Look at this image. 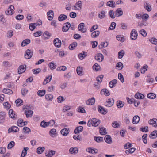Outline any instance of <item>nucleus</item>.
<instances>
[{
  "label": "nucleus",
  "instance_id": "nucleus-1",
  "mask_svg": "<svg viewBox=\"0 0 157 157\" xmlns=\"http://www.w3.org/2000/svg\"><path fill=\"white\" fill-rule=\"evenodd\" d=\"M33 54V52L32 51L28 49L24 54V57L25 59H29L32 57Z\"/></svg>",
  "mask_w": 157,
  "mask_h": 157
},
{
  "label": "nucleus",
  "instance_id": "nucleus-2",
  "mask_svg": "<svg viewBox=\"0 0 157 157\" xmlns=\"http://www.w3.org/2000/svg\"><path fill=\"white\" fill-rule=\"evenodd\" d=\"M138 34L135 29H133L130 33V38L132 40H136Z\"/></svg>",
  "mask_w": 157,
  "mask_h": 157
},
{
  "label": "nucleus",
  "instance_id": "nucleus-3",
  "mask_svg": "<svg viewBox=\"0 0 157 157\" xmlns=\"http://www.w3.org/2000/svg\"><path fill=\"white\" fill-rule=\"evenodd\" d=\"M14 9V7L13 5H10L7 9L5 12V13L6 14L10 15H11L13 14V12Z\"/></svg>",
  "mask_w": 157,
  "mask_h": 157
},
{
  "label": "nucleus",
  "instance_id": "nucleus-4",
  "mask_svg": "<svg viewBox=\"0 0 157 157\" xmlns=\"http://www.w3.org/2000/svg\"><path fill=\"white\" fill-rule=\"evenodd\" d=\"M71 26V24L69 22H67L63 24L62 28V31L63 32L67 31Z\"/></svg>",
  "mask_w": 157,
  "mask_h": 157
},
{
  "label": "nucleus",
  "instance_id": "nucleus-5",
  "mask_svg": "<svg viewBox=\"0 0 157 157\" xmlns=\"http://www.w3.org/2000/svg\"><path fill=\"white\" fill-rule=\"evenodd\" d=\"M114 103V100L113 98L108 99L105 103V105L106 106L110 107L113 105Z\"/></svg>",
  "mask_w": 157,
  "mask_h": 157
},
{
  "label": "nucleus",
  "instance_id": "nucleus-6",
  "mask_svg": "<svg viewBox=\"0 0 157 157\" xmlns=\"http://www.w3.org/2000/svg\"><path fill=\"white\" fill-rule=\"evenodd\" d=\"M9 117L15 120L17 119V115L12 109L9 110L8 112Z\"/></svg>",
  "mask_w": 157,
  "mask_h": 157
},
{
  "label": "nucleus",
  "instance_id": "nucleus-7",
  "mask_svg": "<svg viewBox=\"0 0 157 157\" xmlns=\"http://www.w3.org/2000/svg\"><path fill=\"white\" fill-rule=\"evenodd\" d=\"M26 65H20L18 69V74H21L24 72L26 69Z\"/></svg>",
  "mask_w": 157,
  "mask_h": 157
},
{
  "label": "nucleus",
  "instance_id": "nucleus-8",
  "mask_svg": "<svg viewBox=\"0 0 157 157\" xmlns=\"http://www.w3.org/2000/svg\"><path fill=\"white\" fill-rule=\"evenodd\" d=\"M53 43L56 47L59 48L61 46V41L58 38L55 39L53 41Z\"/></svg>",
  "mask_w": 157,
  "mask_h": 157
},
{
  "label": "nucleus",
  "instance_id": "nucleus-9",
  "mask_svg": "<svg viewBox=\"0 0 157 157\" xmlns=\"http://www.w3.org/2000/svg\"><path fill=\"white\" fill-rule=\"evenodd\" d=\"M100 123L99 120H97L96 119L93 118L91 120V124L93 126L96 127L99 125Z\"/></svg>",
  "mask_w": 157,
  "mask_h": 157
},
{
  "label": "nucleus",
  "instance_id": "nucleus-10",
  "mask_svg": "<svg viewBox=\"0 0 157 157\" xmlns=\"http://www.w3.org/2000/svg\"><path fill=\"white\" fill-rule=\"evenodd\" d=\"M95 59L99 62H101L103 59L104 56L101 54H98L95 56Z\"/></svg>",
  "mask_w": 157,
  "mask_h": 157
},
{
  "label": "nucleus",
  "instance_id": "nucleus-11",
  "mask_svg": "<svg viewBox=\"0 0 157 157\" xmlns=\"http://www.w3.org/2000/svg\"><path fill=\"white\" fill-rule=\"evenodd\" d=\"M69 128H64L62 129L60 131L61 134L63 136H67L69 133Z\"/></svg>",
  "mask_w": 157,
  "mask_h": 157
},
{
  "label": "nucleus",
  "instance_id": "nucleus-12",
  "mask_svg": "<svg viewBox=\"0 0 157 157\" xmlns=\"http://www.w3.org/2000/svg\"><path fill=\"white\" fill-rule=\"evenodd\" d=\"M98 110L101 113L103 114H106L107 112L106 109L100 106H98Z\"/></svg>",
  "mask_w": 157,
  "mask_h": 157
},
{
  "label": "nucleus",
  "instance_id": "nucleus-13",
  "mask_svg": "<svg viewBox=\"0 0 157 157\" xmlns=\"http://www.w3.org/2000/svg\"><path fill=\"white\" fill-rule=\"evenodd\" d=\"M150 124L152 125L154 127H157V119L156 118L150 120L148 121Z\"/></svg>",
  "mask_w": 157,
  "mask_h": 157
},
{
  "label": "nucleus",
  "instance_id": "nucleus-14",
  "mask_svg": "<svg viewBox=\"0 0 157 157\" xmlns=\"http://www.w3.org/2000/svg\"><path fill=\"white\" fill-rule=\"evenodd\" d=\"M84 25L83 23H82L79 24L78 27V30L82 33L85 32L86 31V29L84 28Z\"/></svg>",
  "mask_w": 157,
  "mask_h": 157
},
{
  "label": "nucleus",
  "instance_id": "nucleus-15",
  "mask_svg": "<svg viewBox=\"0 0 157 157\" xmlns=\"http://www.w3.org/2000/svg\"><path fill=\"white\" fill-rule=\"evenodd\" d=\"M123 14V12L121 9L119 8L117 9L115 12V16L119 17L122 16Z\"/></svg>",
  "mask_w": 157,
  "mask_h": 157
},
{
  "label": "nucleus",
  "instance_id": "nucleus-16",
  "mask_svg": "<svg viewBox=\"0 0 157 157\" xmlns=\"http://www.w3.org/2000/svg\"><path fill=\"white\" fill-rule=\"evenodd\" d=\"M83 128L82 126H79L77 127L74 131L75 133L76 134L79 133L80 132L82 131Z\"/></svg>",
  "mask_w": 157,
  "mask_h": 157
},
{
  "label": "nucleus",
  "instance_id": "nucleus-17",
  "mask_svg": "<svg viewBox=\"0 0 157 157\" xmlns=\"http://www.w3.org/2000/svg\"><path fill=\"white\" fill-rule=\"evenodd\" d=\"M19 131L18 128L16 126H13L8 129V132H17Z\"/></svg>",
  "mask_w": 157,
  "mask_h": 157
},
{
  "label": "nucleus",
  "instance_id": "nucleus-18",
  "mask_svg": "<svg viewBox=\"0 0 157 157\" xmlns=\"http://www.w3.org/2000/svg\"><path fill=\"white\" fill-rule=\"evenodd\" d=\"M56 153L55 151L51 150L45 153L46 156L47 157H52Z\"/></svg>",
  "mask_w": 157,
  "mask_h": 157
},
{
  "label": "nucleus",
  "instance_id": "nucleus-19",
  "mask_svg": "<svg viewBox=\"0 0 157 157\" xmlns=\"http://www.w3.org/2000/svg\"><path fill=\"white\" fill-rule=\"evenodd\" d=\"M105 140L108 144H111L112 142V138L109 135H106L105 136Z\"/></svg>",
  "mask_w": 157,
  "mask_h": 157
},
{
  "label": "nucleus",
  "instance_id": "nucleus-20",
  "mask_svg": "<svg viewBox=\"0 0 157 157\" xmlns=\"http://www.w3.org/2000/svg\"><path fill=\"white\" fill-rule=\"evenodd\" d=\"M144 8L148 12H150L151 10V7L150 4L146 2L144 4Z\"/></svg>",
  "mask_w": 157,
  "mask_h": 157
},
{
  "label": "nucleus",
  "instance_id": "nucleus-21",
  "mask_svg": "<svg viewBox=\"0 0 157 157\" xmlns=\"http://www.w3.org/2000/svg\"><path fill=\"white\" fill-rule=\"evenodd\" d=\"M140 120V117L137 116H135L134 117L132 120V123L134 124H137L139 121Z\"/></svg>",
  "mask_w": 157,
  "mask_h": 157
},
{
  "label": "nucleus",
  "instance_id": "nucleus-22",
  "mask_svg": "<svg viewBox=\"0 0 157 157\" xmlns=\"http://www.w3.org/2000/svg\"><path fill=\"white\" fill-rule=\"evenodd\" d=\"M48 19L49 20H52L53 16V12L52 10H50L47 13Z\"/></svg>",
  "mask_w": 157,
  "mask_h": 157
},
{
  "label": "nucleus",
  "instance_id": "nucleus-23",
  "mask_svg": "<svg viewBox=\"0 0 157 157\" xmlns=\"http://www.w3.org/2000/svg\"><path fill=\"white\" fill-rule=\"evenodd\" d=\"M49 134L51 136L54 137L57 134L56 130L54 128L51 129L49 132Z\"/></svg>",
  "mask_w": 157,
  "mask_h": 157
},
{
  "label": "nucleus",
  "instance_id": "nucleus-24",
  "mask_svg": "<svg viewBox=\"0 0 157 157\" xmlns=\"http://www.w3.org/2000/svg\"><path fill=\"white\" fill-rule=\"evenodd\" d=\"M134 96L136 98L139 99H143L144 97V96L143 94L140 93H137L135 94Z\"/></svg>",
  "mask_w": 157,
  "mask_h": 157
},
{
  "label": "nucleus",
  "instance_id": "nucleus-25",
  "mask_svg": "<svg viewBox=\"0 0 157 157\" xmlns=\"http://www.w3.org/2000/svg\"><path fill=\"white\" fill-rule=\"evenodd\" d=\"M33 113V111L32 110H28L25 111V114L26 115L27 118L31 117Z\"/></svg>",
  "mask_w": 157,
  "mask_h": 157
},
{
  "label": "nucleus",
  "instance_id": "nucleus-26",
  "mask_svg": "<svg viewBox=\"0 0 157 157\" xmlns=\"http://www.w3.org/2000/svg\"><path fill=\"white\" fill-rule=\"evenodd\" d=\"M69 151L72 154H76L78 152V148L77 147L71 148L69 149Z\"/></svg>",
  "mask_w": 157,
  "mask_h": 157
},
{
  "label": "nucleus",
  "instance_id": "nucleus-27",
  "mask_svg": "<svg viewBox=\"0 0 157 157\" xmlns=\"http://www.w3.org/2000/svg\"><path fill=\"white\" fill-rule=\"evenodd\" d=\"M116 4L115 2L112 0L109 1H108L107 3V5L109 7H112L113 8L115 7Z\"/></svg>",
  "mask_w": 157,
  "mask_h": 157
},
{
  "label": "nucleus",
  "instance_id": "nucleus-28",
  "mask_svg": "<svg viewBox=\"0 0 157 157\" xmlns=\"http://www.w3.org/2000/svg\"><path fill=\"white\" fill-rule=\"evenodd\" d=\"M149 137L153 139H155L157 137V131L154 130L150 135Z\"/></svg>",
  "mask_w": 157,
  "mask_h": 157
},
{
  "label": "nucleus",
  "instance_id": "nucleus-29",
  "mask_svg": "<svg viewBox=\"0 0 157 157\" xmlns=\"http://www.w3.org/2000/svg\"><path fill=\"white\" fill-rule=\"evenodd\" d=\"M117 80L116 79H113L111 81L109 84V86L112 88L115 86V85L117 83Z\"/></svg>",
  "mask_w": 157,
  "mask_h": 157
},
{
  "label": "nucleus",
  "instance_id": "nucleus-30",
  "mask_svg": "<svg viewBox=\"0 0 157 157\" xmlns=\"http://www.w3.org/2000/svg\"><path fill=\"white\" fill-rule=\"evenodd\" d=\"M30 42V40L28 39H26L24 40L21 43V45L22 46H25L29 44Z\"/></svg>",
  "mask_w": 157,
  "mask_h": 157
},
{
  "label": "nucleus",
  "instance_id": "nucleus-31",
  "mask_svg": "<svg viewBox=\"0 0 157 157\" xmlns=\"http://www.w3.org/2000/svg\"><path fill=\"white\" fill-rule=\"evenodd\" d=\"M82 2L81 1H79L75 5V7L76 10H79L81 8L82 5Z\"/></svg>",
  "mask_w": 157,
  "mask_h": 157
},
{
  "label": "nucleus",
  "instance_id": "nucleus-32",
  "mask_svg": "<svg viewBox=\"0 0 157 157\" xmlns=\"http://www.w3.org/2000/svg\"><path fill=\"white\" fill-rule=\"evenodd\" d=\"M99 128L100 129L99 132L101 134L105 135L107 134L106 130L105 128L102 127Z\"/></svg>",
  "mask_w": 157,
  "mask_h": 157
},
{
  "label": "nucleus",
  "instance_id": "nucleus-33",
  "mask_svg": "<svg viewBox=\"0 0 157 157\" xmlns=\"http://www.w3.org/2000/svg\"><path fill=\"white\" fill-rule=\"evenodd\" d=\"M67 18V15L64 14H61L59 15V16L58 17V20L60 21H61L63 20H65Z\"/></svg>",
  "mask_w": 157,
  "mask_h": 157
},
{
  "label": "nucleus",
  "instance_id": "nucleus-34",
  "mask_svg": "<svg viewBox=\"0 0 157 157\" xmlns=\"http://www.w3.org/2000/svg\"><path fill=\"white\" fill-rule=\"evenodd\" d=\"M52 78V76L51 75H50L48 77H47L44 80L43 83V84L45 85L50 82Z\"/></svg>",
  "mask_w": 157,
  "mask_h": 157
},
{
  "label": "nucleus",
  "instance_id": "nucleus-35",
  "mask_svg": "<svg viewBox=\"0 0 157 157\" xmlns=\"http://www.w3.org/2000/svg\"><path fill=\"white\" fill-rule=\"evenodd\" d=\"M3 92L6 94H11L13 93L12 91L9 89L4 88L3 90Z\"/></svg>",
  "mask_w": 157,
  "mask_h": 157
},
{
  "label": "nucleus",
  "instance_id": "nucleus-36",
  "mask_svg": "<svg viewBox=\"0 0 157 157\" xmlns=\"http://www.w3.org/2000/svg\"><path fill=\"white\" fill-rule=\"evenodd\" d=\"M98 152V150L94 148H89V153L92 154H96Z\"/></svg>",
  "mask_w": 157,
  "mask_h": 157
},
{
  "label": "nucleus",
  "instance_id": "nucleus-37",
  "mask_svg": "<svg viewBox=\"0 0 157 157\" xmlns=\"http://www.w3.org/2000/svg\"><path fill=\"white\" fill-rule=\"evenodd\" d=\"M77 42H74L70 45L69 48L71 50H73L77 46Z\"/></svg>",
  "mask_w": 157,
  "mask_h": 157
},
{
  "label": "nucleus",
  "instance_id": "nucleus-38",
  "mask_svg": "<svg viewBox=\"0 0 157 157\" xmlns=\"http://www.w3.org/2000/svg\"><path fill=\"white\" fill-rule=\"evenodd\" d=\"M45 148L43 147H40L37 149V152L38 154H40L42 153L44 151Z\"/></svg>",
  "mask_w": 157,
  "mask_h": 157
},
{
  "label": "nucleus",
  "instance_id": "nucleus-39",
  "mask_svg": "<svg viewBox=\"0 0 157 157\" xmlns=\"http://www.w3.org/2000/svg\"><path fill=\"white\" fill-rule=\"evenodd\" d=\"M100 32L99 31H94L92 33L91 36L93 38H95L99 36Z\"/></svg>",
  "mask_w": 157,
  "mask_h": 157
},
{
  "label": "nucleus",
  "instance_id": "nucleus-40",
  "mask_svg": "<svg viewBox=\"0 0 157 157\" xmlns=\"http://www.w3.org/2000/svg\"><path fill=\"white\" fill-rule=\"evenodd\" d=\"M82 67H78L76 69L77 73L79 75H83V72L82 71Z\"/></svg>",
  "mask_w": 157,
  "mask_h": 157
},
{
  "label": "nucleus",
  "instance_id": "nucleus-41",
  "mask_svg": "<svg viewBox=\"0 0 157 157\" xmlns=\"http://www.w3.org/2000/svg\"><path fill=\"white\" fill-rule=\"evenodd\" d=\"M85 52L83 51L81 53L78 54V57L80 59L82 60L86 57V55L85 54Z\"/></svg>",
  "mask_w": 157,
  "mask_h": 157
},
{
  "label": "nucleus",
  "instance_id": "nucleus-42",
  "mask_svg": "<svg viewBox=\"0 0 157 157\" xmlns=\"http://www.w3.org/2000/svg\"><path fill=\"white\" fill-rule=\"evenodd\" d=\"M124 105V102H122L121 101H118L117 102V105L119 108H122Z\"/></svg>",
  "mask_w": 157,
  "mask_h": 157
},
{
  "label": "nucleus",
  "instance_id": "nucleus-43",
  "mask_svg": "<svg viewBox=\"0 0 157 157\" xmlns=\"http://www.w3.org/2000/svg\"><path fill=\"white\" fill-rule=\"evenodd\" d=\"M105 17V12L104 11H101L98 14V17L101 19Z\"/></svg>",
  "mask_w": 157,
  "mask_h": 157
},
{
  "label": "nucleus",
  "instance_id": "nucleus-44",
  "mask_svg": "<svg viewBox=\"0 0 157 157\" xmlns=\"http://www.w3.org/2000/svg\"><path fill=\"white\" fill-rule=\"evenodd\" d=\"M51 34L48 31L45 32L43 34V36L45 39H48L51 36Z\"/></svg>",
  "mask_w": 157,
  "mask_h": 157
},
{
  "label": "nucleus",
  "instance_id": "nucleus-45",
  "mask_svg": "<svg viewBox=\"0 0 157 157\" xmlns=\"http://www.w3.org/2000/svg\"><path fill=\"white\" fill-rule=\"evenodd\" d=\"M29 148L28 147H24V150H23L21 155V157H24L27 154V151L29 149Z\"/></svg>",
  "mask_w": 157,
  "mask_h": 157
},
{
  "label": "nucleus",
  "instance_id": "nucleus-46",
  "mask_svg": "<svg viewBox=\"0 0 157 157\" xmlns=\"http://www.w3.org/2000/svg\"><path fill=\"white\" fill-rule=\"evenodd\" d=\"M103 92L104 93V94L106 96H109L110 95L109 90L106 89H103L102 90L101 93V94Z\"/></svg>",
  "mask_w": 157,
  "mask_h": 157
},
{
  "label": "nucleus",
  "instance_id": "nucleus-47",
  "mask_svg": "<svg viewBox=\"0 0 157 157\" xmlns=\"http://www.w3.org/2000/svg\"><path fill=\"white\" fill-rule=\"evenodd\" d=\"M147 97L149 98L154 99L155 98L156 96L155 94L151 93L147 94Z\"/></svg>",
  "mask_w": 157,
  "mask_h": 157
},
{
  "label": "nucleus",
  "instance_id": "nucleus-48",
  "mask_svg": "<svg viewBox=\"0 0 157 157\" xmlns=\"http://www.w3.org/2000/svg\"><path fill=\"white\" fill-rule=\"evenodd\" d=\"M36 26V23L30 24H29V29L30 30L33 31L34 30Z\"/></svg>",
  "mask_w": 157,
  "mask_h": 157
},
{
  "label": "nucleus",
  "instance_id": "nucleus-49",
  "mask_svg": "<svg viewBox=\"0 0 157 157\" xmlns=\"http://www.w3.org/2000/svg\"><path fill=\"white\" fill-rule=\"evenodd\" d=\"M40 125L42 127L46 128L49 126V124L48 122H46L44 121H42L40 123Z\"/></svg>",
  "mask_w": 157,
  "mask_h": 157
},
{
  "label": "nucleus",
  "instance_id": "nucleus-50",
  "mask_svg": "<svg viewBox=\"0 0 157 157\" xmlns=\"http://www.w3.org/2000/svg\"><path fill=\"white\" fill-rule=\"evenodd\" d=\"M94 140L97 142H101L103 141V138L102 137H96L95 136L94 137Z\"/></svg>",
  "mask_w": 157,
  "mask_h": 157
},
{
  "label": "nucleus",
  "instance_id": "nucleus-51",
  "mask_svg": "<svg viewBox=\"0 0 157 157\" xmlns=\"http://www.w3.org/2000/svg\"><path fill=\"white\" fill-rule=\"evenodd\" d=\"M124 54V51L123 50H121L118 53V58L119 59H121Z\"/></svg>",
  "mask_w": 157,
  "mask_h": 157
},
{
  "label": "nucleus",
  "instance_id": "nucleus-52",
  "mask_svg": "<svg viewBox=\"0 0 157 157\" xmlns=\"http://www.w3.org/2000/svg\"><path fill=\"white\" fill-rule=\"evenodd\" d=\"M95 100L94 97L89 99V105H93L95 103Z\"/></svg>",
  "mask_w": 157,
  "mask_h": 157
},
{
  "label": "nucleus",
  "instance_id": "nucleus-53",
  "mask_svg": "<svg viewBox=\"0 0 157 157\" xmlns=\"http://www.w3.org/2000/svg\"><path fill=\"white\" fill-rule=\"evenodd\" d=\"M2 66L4 67H10L11 64L8 61H4L2 63Z\"/></svg>",
  "mask_w": 157,
  "mask_h": 157
},
{
  "label": "nucleus",
  "instance_id": "nucleus-54",
  "mask_svg": "<svg viewBox=\"0 0 157 157\" xmlns=\"http://www.w3.org/2000/svg\"><path fill=\"white\" fill-rule=\"evenodd\" d=\"M45 90H39L38 91L37 93L39 96L42 97L45 94Z\"/></svg>",
  "mask_w": 157,
  "mask_h": 157
},
{
  "label": "nucleus",
  "instance_id": "nucleus-55",
  "mask_svg": "<svg viewBox=\"0 0 157 157\" xmlns=\"http://www.w3.org/2000/svg\"><path fill=\"white\" fill-rule=\"evenodd\" d=\"M93 68L94 70L97 71L100 70V67L98 64L95 63L93 66Z\"/></svg>",
  "mask_w": 157,
  "mask_h": 157
},
{
  "label": "nucleus",
  "instance_id": "nucleus-56",
  "mask_svg": "<svg viewBox=\"0 0 157 157\" xmlns=\"http://www.w3.org/2000/svg\"><path fill=\"white\" fill-rule=\"evenodd\" d=\"M15 102L16 104L17 105V106H20L22 105V100L18 99L15 101Z\"/></svg>",
  "mask_w": 157,
  "mask_h": 157
},
{
  "label": "nucleus",
  "instance_id": "nucleus-57",
  "mask_svg": "<svg viewBox=\"0 0 157 157\" xmlns=\"http://www.w3.org/2000/svg\"><path fill=\"white\" fill-rule=\"evenodd\" d=\"M48 66L51 70L55 69L56 67V66L52 62L48 64Z\"/></svg>",
  "mask_w": 157,
  "mask_h": 157
},
{
  "label": "nucleus",
  "instance_id": "nucleus-58",
  "mask_svg": "<svg viewBox=\"0 0 157 157\" xmlns=\"http://www.w3.org/2000/svg\"><path fill=\"white\" fill-rule=\"evenodd\" d=\"M23 130V132L25 133L28 134L31 132L30 129L26 127H24Z\"/></svg>",
  "mask_w": 157,
  "mask_h": 157
},
{
  "label": "nucleus",
  "instance_id": "nucleus-59",
  "mask_svg": "<svg viewBox=\"0 0 157 157\" xmlns=\"http://www.w3.org/2000/svg\"><path fill=\"white\" fill-rule=\"evenodd\" d=\"M112 126L114 128H119L120 127V124L117 121L113 122L112 123Z\"/></svg>",
  "mask_w": 157,
  "mask_h": 157
},
{
  "label": "nucleus",
  "instance_id": "nucleus-60",
  "mask_svg": "<svg viewBox=\"0 0 157 157\" xmlns=\"http://www.w3.org/2000/svg\"><path fill=\"white\" fill-rule=\"evenodd\" d=\"M15 143L13 141L10 142L8 144L7 146V148L8 149H11L14 146Z\"/></svg>",
  "mask_w": 157,
  "mask_h": 157
},
{
  "label": "nucleus",
  "instance_id": "nucleus-61",
  "mask_svg": "<svg viewBox=\"0 0 157 157\" xmlns=\"http://www.w3.org/2000/svg\"><path fill=\"white\" fill-rule=\"evenodd\" d=\"M103 77L104 76L103 75H99V76L96 79L97 81L100 83H101V82H102Z\"/></svg>",
  "mask_w": 157,
  "mask_h": 157
},
{
  "label": "nucleus",
  "instance_id": "nucleus-62",
  "mask_svg": "<svg viewBox=\"0 0 157 157\" xmlns=\"http://www.w3.org/2000/svg\"><path fill=\"white\" fill-rule=\"evenodd\" d=\"M147 22L143 20L140 23H138V26L141 27V26L142 25L146 26L147 25Z\"/></svg>",
  "mask_w": 157,
  "mask_h": 157
},
{
  "label": "nucleus",
  "instance_id": "nucleus-63",
  "mask_svg": "<svg viewBox=\"0 0 157 157\" xmlns=\"http://www.w3.org/2000/svg\"><path fill=\"white\" fill-rule=\"evenodd\" d=\"M149 41L152 44L155 45L157 44V39L155 38H152L149 40Z\"/></svg>",
  "mask_w": 157,
  "mask_h": 157
},
{
  "label": "nucleus",
  "instance_id": "nucleus-64",
  "mask_svg": "<svg viewBox=\"0 0 157 157\" xmlns=\"http://www.w3.org/2000/svg\"><path fill=\"white\" fill-rule=\"evenodd\" d=\"M116 67H117L120 70H121L123 67V63L121 62H119L116 64Z\"/></svg>",
  "mask_w": 157,
  "mask_h": 157
}]
</instances>
